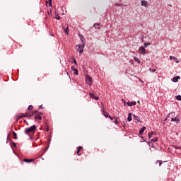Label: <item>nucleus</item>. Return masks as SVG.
Segmentation results:
<instances>
[{
  "instance_id": "24",
  "label": "nucleus",
  "mask_w": 181,
  "mask_h": 181,
  "mask_svg": "<svg viewBox=\"0 0 181 181\" xmlns=\"http://www.w3.org/2000/svg\"><path fill=\"white\" fill-rule=\"evenodd\" d=\"M13 135L14 136V139H18V134H16V132H13Z\"/></svg>"
},
{
  "instance_id": "3",
  "label": "nucleus",
  "mask_w": 181,
  "mask_h": 181,
  "mask_svg": "<svg viewBox=\"0 0 181 181\" xmlns=\"http://www.w3.org/2000/svg\"><path fill=\"white\" fill-rule=\"evenodd\" d=\"M139 52L140 54H146V49L145 47H144V46H141L139 48Z\"/></svg>"
},
{
  "instance_id": "21",
  "label": "nucleus",
  "mask_w": 181,
  "mask_h": 181,
  "mask_svg": "<svg viewBox=\"0 0 181 181\" xmlns=\"http://www.w3.org/2000/svg\"><path fill=\"white\" fill-rule=\"evenodd\" d=\"M148 46H151V42H145L144 44V47H144V49H146V47H148Z\"/></svg>"
},
{
  "instance_id": "50",
  "label": "nucleus",
  "mask_w": 181,
  "mask_h": 181,
  "mask_svg": "<svg viewBox=\"0 0 181 181\" xmlns=\"http://www.w3.org/2000/svg\"><path fill=\"white\" fill-rule=\"evenodd\" d=\"M175 149H180V147H175Z\"/></svg>"
},
{
  "instance_id": "44",
  "label": "nucleus",
  "mask_w": 181,
  "mask_h": 181,
  "mask_svg": "<svg viewBox=\"0 0 181 181\" xmlns=\"http://www.w3.org/2000/svg\"><path fill=\"white\" fill-rule=\"evenodd\" d=\"M11 136V134H8L7 136V141H9V137Z\"/></svg>"
},
{
  "instance_id": "52",
  "label": "nucleus",
  "mask_w": 181,
  "mask_h": 181,
  "mask_svg": "<svg viewBox=\"0 0 181 181\" xmlns=\"http://www.w3.org/2000/svg\"><path fill=\"white\" fill-rule=\"evenodd\" d=\"M138 104H141V102H139V100L137 101Z\"/></svg>"
},
{
  "instance_id": "6",
  "label": "nucleus",
  "mask_w": 181,
  "mask_h": 181,
  "mask_svg": "<svg viewBox=\"0 0 181 181\" xmlns=\"http://www.w3.org/2000/svg\"><path fill=\"white\" fill-rule=\"evenodd\" d=\"M127 104L128 107H132V106L136 105V101H132V102L128 101L127 103Z\"/></svg>"
},
{
  "instance_id": "17",
  "label": "nucleus",
  "mask_w": 181,
  "mask_h": 181,
  "mask_svg": "<svg viewBox=\"0 0 181 181\" xmlns=\"http://www.w3.org/2000/svg\"><path fill=\"white\" fill-rule=\"evenodd\" d=\"M103 115L105 118H108L110 117V114L108 113V112H105V111H103Z\"/></svg>"
},
{
  "instance_id": "23",
  "label": "nucleus",
  "mask_w": 181,
  "mask_h": 181,
  "mask_svg": "<svg viewBox=\"0 0 181 181\" xmlns=\"http://www.w3.org/2000/svg\"><path fill=\"white\" fill-rule=\"evenodd\" d=\"M74 74H76V76H78V69H74Z\"/></svg>"
},
{
  "instance_id": "29",
  "label": "nucleus",
  "mask_w": 181,
  "mask_h": 181,
  "mask_svg": "<svg viewBox=\"0 0 181 181\" xmlns=\"http://www.w3.org/2000/svg\"><path fill=\"white\" fill-rule=\"evenodd\" d=\"M158 141V137H156L155 139H153L151 140V142H157Z\"/></svg>"
},
{
  "instance_id": "39",
  "label": "nucleus",
  "mask_w": 181,
  "mask_h": 181,
  "mask_svg": "<svg viewBox=\"0 0 181 181\" xmlns=\"http://www.w3.org/2000/svg\"><path fill=\"white\" fill-rule=\"evenodd\" d=\"M83 52H84V49H79L80 54H81V53H83Z\"/></svg>"
},
{
  "instance_id": "47",
  "label": "nucleus",
  "mask_w": 181,
  "mask_h": 181,
  "mask_svg": "<svg viewBox=\"0 0 181 181\" xmlns=\"http://www.w3.org/2000/svg\"><path fill=\"white\" fill-rule=\"evenodd\" d=\"M170 115H175V113H174V112H172V113H170ZM170 115L168 114V117H170Z\"/></svg>"
},
{
  "instance_id": "57",
  "label": "nucleus",
  "mask_w": 181,
  "mask_h": 181,
  "mask_svg": "<svg viewBox=\"0 0 181 181\" xmlns=\"http://www.w3.org/2000/svg\"><path fill=\"white\" fill-rule=\"evenodd\" d=\"M124 6H127V5H124Z\"/></svg>"
},
{
  "instance_id": "4",
  "label": "nucleus",
  "mask_w": 181,
  "mask_h": 181,
  "mask_svg": "<svg viewBox=\"0 0 181 181\" xmlns=\"http://www.w3.org/2000/svg\"><path fill=\"white\" fill-rule=\"evenodd\" d=\"M89 95L90 97V98H93V100H95V101H98V100H100V97L98 96H95L94 94L90 93Z\"/></svg>"
},
{
  "instance_id": "56",
  "label": "nucleus",
  "mask_w": 181,
  "mask_h": 181,
  "mask_svg": "<svg viewBox=\"0 0 181 181\" xmlns=\"http://www.w3.org/2000/svg\"><path fill=\"white\" fill-rule=\"evenodd\" d=\"M122 101H124V104H125V100H124V99H122Z\"/></svg>"
},
{
  "instance_id": "48",
  "label": "nucleus",
  "mask_w": 181,
  "mask_h": 181,
  "mask_svg": "<svg viewBox=\"0 0 181 181\" xmlns=\"http://www.w3.org/2000/svg\"><path fill=\"white\" fill-rule=\"evenodd\" d=\"M45 130H46L47 132H49V127H47V129H45Z\"/></svg>"
},
{
  "instance_id": "36",
  "label": "nucleus",
  "mask_w": 181,
  "mask_h": 181,
  "mask_svg": "<svg viewBox=\"0 0 181 181\" xmlns=\"http://www.w3.org/2000/svg\"><path fill=\"white\" fill-rule=\"evenodd\" d=\"M20 115L21 116V118H25V113H21Z\"/></svg>"
},
{
  "instance_id": "8",
  "label": "nucleus",
  "mask_w": 181,
  "mask_h": 181,
  "mask_svg": "<svg viewBox=\"0 0 181 181\" xmlns=\"http://www.w3.org/2000/svg\"><path fill=\"white\" fill-rule=\"evenodd\" d=\"M141 4V6H145V8L148 7V1L145 0H142Z\"/></svg>"
},
{
  "instance_id": "40",
  "label": "nucleus",
  "mask_w": 181,
  "mask_h": 181,
  "mask_svg": "<svg viewBox=\"0 0 181 181\" xmlns=\"http://www.w3.org/2000/svg\"><path fill=\"white\" fill-rule=\"evenodd\" d=\"M108 118H110V119L111 121H112L114 119H115V117H111V115H110V117Z\"/></svg>"
},
{
  "instance_id": "51",
  "label": "nucleus",
  "mask_w": 181,
  "mask_h": 181,
  "mask_svg": "<svg viewBox=\"0 0 181 181\" xmlns=\"http://www.w3.org/2000/svg\"><path fill=\"white\" fill-rule=\"evenodd\" d=\"M120 6H124V4H120Z\"/></svg>"
},
{
  "instance_id": "27",
  "label": "nucleus",
  "mask_w": 181,
  "mask_h": 181,
  "mask_svg": "<svg viewBox=\"0 0 181 181\" xmlns=\"http://www.w3.org/2000/svg\"><path fill=\"white\" fill-rule=\"evenodd\" d=\"M28 110V111H32V110H33V105H29Z\"/></svg>"
},
{
  "instance_id": "5",
  "label": "nucleus",
  "mask_w": 181,
  "mask_h": 181,
  "mask_svg": "<svg viewBox=\"0 0 181 181\" xmlns=\"http://www.w3.org/2000/svg\"><path fill=\"white\" fill-rule=\"evenodd\" d=\"M86 83H93V78H91V76L87 75L86 76Z\"/></svg>"
},
{
  "instance_id": "15",
  "label": "nucleus",
  "mask_w": 181,
  "mask_h": 181,
  "mask_svg": "<svg viewBox=\"0 0 181 181\" xmlns=\"http://www.w3.org/2000/svg\"><path fill=\"white\" fill-rule=\"evenodd\" d=\"M86 46V43L83 42L82 45H78V47L79 49V50H81V49H84V47Z\"/></svg>"
},
{
  "instance_id": "19",
  "label": "nucleus",
  "mask_w": 181,
  "mask_h": 181,
  "mask_svg": "<svg viewBox=\"0 0 181 181\" xmlns=\"http://www.w3.org/2000/svg\"><path fill=\"white\" fill-rule=\"evenodd\" d=\"M134 60L135 62H137V63H138L139 64H141V60H140L138 57H134Z\"/></svg>"
},
{
  "instance_id": "33",
  "label": "nucleus",
  "mask_w": 181,
  "mask_h": 181,
  "mask_svg": "<svg viewBox=\"0 0 181 181\" xmlns=\"http://www.w3.org/2000/svg\"><path fill=\"white\" fill-rule=\"evenodd\" d=\"M24 114H25V118H29V112H25Z\"/></svg>"
},
{
  "instance_id": "7",
  "label": "nucleus",
  "mask_w": 181,
  "mask_h": 181,
  "mask_svg": "<svg viewBox=\"0 0 181 181\" xmlns=\"http://www.w3.org/2000/svg\"><path fill=\"white\" fill-rule=\"evenodd\" d=\"M171 121L173 122L175 121L177 122V124H179V122L180 121V119H179V117H172Z\"/></svg>"
},
{
  "instance_id": "12",
  "label": "nucleus",
  "mask_w": 181,
  "mask_h": 181,
  "mask_svg": "<svg viewBox=\"0 0 181 181\" xmlns=\"http://www.w3.org/2000/svg\"><path fill=\"white\" fill-rule=\"evenodd\" d=\"M145 129H146V127H143L140 130H139V135H142V134H144V132H145Z\"/></svg>"
},
{
  "instance_id": "37",
  "label": "nucleus",
  "mask_w": 181,
  "mask_h": 181,
  "mask_svg": "<svg viewBox=\"0 0 181 181\" xmlns=\"http://www.w3.org/2000/svg\"><path fill=\"white\" fill-rule=\"evenodd\" d=\"M115 6H121V4L119 3H115Z\"/></svg>"
},
{
  "instance_id": "10",
  "label": "nucleus",
  "mask_w": 181,
  "mask_h": 181,
  "mask_svg": "<svg viewBox=\"0 0 181 181\" xmlns=\"http://www.w3.org/2000/svg\"><path fill=\"white\" fill-rule=\"evenodd\" d=\"M180 78V76H175L174 78H173V83H177L179 81Z\"/></svg>"
},
{
  "instance_id": "1",
  "label": "nucleus",
  "mask_w": 181,
  "mask_h": 181,
  "mask_svg": "<svg viewBox=\"0 0 181 181\" xmlns=\"http://www.w3.org/2000/svg\"><path fill=\"white\" fill-rule=\"evenodd\" d=\"M37 127L36 125H33L31 126L30 128H25V134L26 135H28L29 134H33V132H35V131L37 129Z\"/></svg>"
},
{
  "instance_id": "43",
  "label": "nucleus",
  "mask_w": 181,
  "mask_h": 181,
  "mask_svg": "<svg viewBox=\"0 0 181 181\" xmlns=\"http://www.w3.org/2000/svg\"><path fill=\"white\" fill-rule=\"evenodd\" d=\"M48 2L49 4V6H52V0H48Z\"/></svg>"
},
{
  "instance_id": "35",
  "label": "nucleus",
  "mask_w": 181,
  "mask_h": 181,
  "mask_svg": "<svg viewBox=\"0 0 181 181\" xmlns=\"http://www.w3.org/2000/svg\"><path fill=\"white\" fill-rule=\"evenodd\" d=\"M65 33H66V35H69V27H67V28L65 29Z\"/></svg>"
},
{
  "instance_id": "30",
  "label": "nucleus",
  "mask_w": 181,
  "mask_h": 181,
  "mask_svg": "<svg viewBox=\"0 0 181 181\" xmlns=\"http://www.w3.org/2000/svg\"><path fill=\"white\" fill-rule=\"evenodd\" d=\"M149 71H151V73H155V71H156V69H153L152 68H150Z\"/></svg>"
},
{
  "instance_id": "42",
  "label": "nucleus",
  "mask_w": 181,
  "mask_h": 181,
  "mask_svg": "<svg viewBox=\"0 0 181 181\" xmlns=\"http://www.w3.org/2000/svg\"><path fill=\"white\" fill-rule=\"evenodd\" d=\"M24 124H25V125H29V123L26 120H24Z\"/></svg>"
},
{
  "instance_id": "34",
  "label": "nucleus",
  "mask_w": 181,
  "mask_h": 181,
  "mask_svg": "<svg viewBox=\"0 0 181 181\" xmlns=\"http://www.w3.org/2000/svg\"><path fill=\"white\" fill-rule=\"evenodd\" d=\"M73 60H74V64H76L77 66V61L76 60V59L74 58V57H73Z\"/></svg>"
},
{
  "instance_id": "11",
  "label": "nucleus",
  "mask_w": 181,
  "mask_h": 181,
  "mask_svg": "<svg viewBox=\"0 0 181 181\" xmlns=\"http://www.w3.org/2000/svg\"><path fill=\"white\" fill-rule=\"evenodd\" d=\"M153 135H156V132H148V139H151Z\"/></svg>"
},
{
  "instance_id": "26",
  "label": "nucleus",
  "mask_w": 181,
  "mask_h": 181,
  "mask_svg": "<svg viewBox=\"0 0 181 181\" xmlns=\"http://www.w3.org/2000/svg\"><path fill=\"white\" fill-rule=\"evenodd\" d=\"M176 100H177V101H181V95H178L177 96H175Z\"/></svg>"
},
{
  "instance_id": "55",
  "label": "nucleus",
  "mask_w": 181,
  "mask_h": 181,
  "mask_svg": "<svg viewBox=\"0 0 181 181\" xmlns=\"http://www.w3.org/2000/svg\"><path fill=\"white\" fill-rule=\"evenodd\" d=\"M50 36H54L53 34H51Z\"/></svg>"
},
{
  "instance_id": "20",
  "label": "nucleus",
  "mask_w": 181,
  "mask_h": 181,
  "mask_svg": "<svg viewBox=\"0 0 181 181\" xmlns=\"http://www.w3.org/2000/svg\"><path fill=\"white\" fill-rule=\"evenodd\" d=\"M134 117V119H136V121H137V122H141V119L139 118V117L134 115H133Z\"/></svg>"
},
{
  "instance_id": "54",
  "label": "nucleus",
  "mask_w": 181,
  "mask_h": 181,
  "mask_svg": "<svg viewBox=\"0 0 181 181\" xmlns=\"http://www.w3.org/2000/svg\"><path fill=\"white\" fill-rule=\"evenodd\" d=\"M40 108H42V105L40 106L39 110H40Z\"/></svg>"
},
{
  "instance_id": "41",
  "label": "nucleus",
  "mask_w": 181,
  "mask_h": 181,
  "mask_svg": "<svg viewBox=\"0 0 181 181\" xmlns=\"http://www.w3.org/2000/svg\"><path fill=\"white\" fill-rule=\"evenodd\" d=\"M140 138H141V139H143V142H146V140H145V139H144V136H140Z\"/></svg>"
},
{
  "instance_id": "14",
  "label": "nucleus",
  "mask_w": 181,
  "mask_h": 181,
  "mask_svg": "<svg viewBox=\"0 0 181 181\" xmlns=\"http://www.w3.org/2000/svg\"><path fill=\"white\" fill-rule=\"evenodd\" d=\"M127 121H128L129 122H131V121H132V114H131V113H129V114H128Z\"/></svg>"
},
{
  "instance_id": "53",
  "label": "nucleus",
  "mask_w": 181,
  "mask_h": 181,
  "mask_svg": "<svg viewBox=\"0 0 181 181\" xmlns=\"http://www.w3.org/2000/svg\"><path fill=\"white\" fill-rule=\"evenodd\" d=\"M168 120V117H166L165 119H164V121H167Z\"/></svg>"
},
{
  "instance_id": "46",
  "label": "nucleus",
  "mask_w": 181,
  "mask_h": 181,
  "mask_svg": "<svg viewBox=\"0 0 181 181\" xmlns=\"http://www.w3.org/2000/svg\"><path fill=\"white\" fill-rule=\"evenodd\" d=\"M71 70H73V71H74V69H76V68H74V66H72L71 67Z\"/></svg>"
},
{
  "instance_id": "2",
  "label": "nucleus",
  "mask_w": 181,
  "mask_h": 181,
  "mask_svg": "<svg viewBox=\"0 0 181 181\" xmlns=\"http://www.w3.org/2000/svg\"><path fill=\"white\" fill-rule=\"evenodd\" d=\"M35 112H36L35 114V117L34 119H35L36 121L39 120V121H42V115H43V113H42L41 112H39L37 110H35Z\"/></svg>"
},
{
  "instance_id": "22",
  "label": "nucleus",
  "mask_w": 181,
  "mask_h": 181,
  "mask_svg": "<svg viewBox=\"0 0 181 181\" xmlns=\"http://www.w3.org/2000/svg\"><path fill=\"white\" fill-rule=\"evenodd\" d=\"M93 26H94V28H95V29H101L100 27H98V26H100V24H98V23H95V24L93 25Z\"/></svg>"
},
{
  "instance_id": "13",
  "label": "nucleus",
  "mask_w": 181,
  "mask_h": 181,
  "mask_svg": "<svg viewBox=\"0 0 181 181\" xmlns=\"http://www.w3.org/2000/svg\"><path fill=\"white\" fill-rule=\"evenodd\" d=\"M170 60H174V62H175V63H179V59L175 57L170 56Z\"/></svg>"
},
{
  "instance_id": "16",
  "label": "nucleus",
  "mask_w": 181,
  "mask_h": 181,
  "mask_svg": "<svg viewBox=\"0 0 181 181\" xmlns=\"http://www.w3.org/2000/svg\"><path fill=\"white\" fill-rule=\"evenodd\" d=\"M23 162H25L26 163H30L32 162H33V159H23Z\"/></svg>"
},
{
  "instance_id": "49",
  "label": "nucleus",
  "mask_w": 181,
  "mask_h": 181,
  "mask_svg": "<svg viewBox=\"0 0 181 181\" xmlns=\"http://www.w3.org/2000/svg\"><path fill=\"white\" fill-rule=\"evenodd\" d=\"M47 149H49V145H48V146L45 148V152H46V151H47Z\"/></svg>"
},
{
  "instance_id": "9",
  "label": "nucleus",
  "mask_w": 181,
  "mask_h": 181,
  "mask_svg": "<svg viewBox=\"0 0 181 181\" xmlns=\"http://www.w3.org/2000/svg\"><path fill=\"white\" fill-rule=\"evenodd\" d=\"M82 149H83V146H79L77 147L76 153H77L78 156H80V155H81V154H80V151H81Z\"/></svg>"
},
{
  "instance_id": "28",
  "label": "nucleus",
  "mask_w": 181,
  "mask_h": 181,
  "mask_svg": "<svg viewBox=\"0 0 181 181\" xmlns=\"http://www.w3.org/2000/svg\"><path fill=\"white\" fill-rule=\"evenodd\" d=\"M115 124L116 125H118V124H119V122H118V117H116V118H115Z\"/></svg>"
},
{
  "instance_id": "38",
  "label": "nucleus",
  "mask_w": 181,
  "mask_h": 181,
  "mask_svg": "<svg viewBox=\"0 0 181 181\" xmlns=\"http://www.w3.org/2000/svg\"><path fill=\"white\" fill-rule=\"evenodd\" d=\"M12 145H13V146H14V148H16V146H17V144L15 142H13Z\"/></svg>"
},
{
  "instance_id": "25",
  "label": "nucleus",
  "mask_w": 181,
  "mask_h": 181,
  "mask_svg": "<svg viewBox=\"0 0 181 181\" xmlns=\"http://www.w3.org/2000/svg\"><path fill=\"white\" fill-rule=\"evenodd\" d=\"M80 36V39H81V43H84V37L83 35H79Z\"/></svg>"
},
{
  "instance_id": "32",
  "label": "nucleus",
  "mask_w": 181,
  "mask_h": 181,
  "mask_svg": "<svg viewBox=\"0 0 181 181\" xmlns=\"http://www.w3.org/2000/svg\"><path fill=\"white\" fill-rule=\"evenodd\" d=\"M21 118H22V116H21V115H17L16 121H19Z\"/></svg>"
},
{
  "instance_id": "45",
  "label": "nucleus",
  "mask_w": 181,
  "mask_h": 181,
  "mask_svg": "<svg viewBox=\"0 0 181 181\" xmlns=\"http://www.w3.org/2000/svg\"><path fill=\"white\" fill-rule=\"evenodd\" d=\"M157 162H159V166H162V161L158 160Z\"/></svg>"
},
{
  "instance_id": "18",
  "label": "nucleus",
  "mask_w": 181,
  "mask_h": 181,
  "mask_svg": "<svg viewBox=\"0 0 181 181\" xmlns=\"http://www.w3.org/2000/svg\"><path fill=\"white\" fill-rule=\"evenodd\" d=\"M35 114H36V112L33 111V112H28V116L29 118H30V117H33V115H35Z\"/></svg>"
},
{
  "instance_id": "31",
  "label": "nucleus",
  "mask_w": 181,
  "mask_h": 181,
  "mask_svg": "<svg viewBox=\"0 0 181 181\" xmlns=\"http://www.w3.org/2000/svg\"><path fill=\"white\" fill-rule=\"evenodd\" d=\"M55 19H57V21H60V19H61L60 16H59V14H57Z\"/></svg>"
}]
</instances>
